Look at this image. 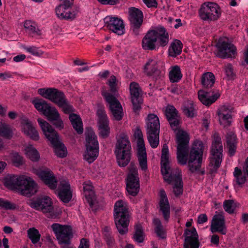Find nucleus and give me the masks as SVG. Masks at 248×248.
<instances>
[{"label":"nucleus","instance_id":"35","mask_svg":"<svg viewBox=\"0 0 248 248\" xmlns=\"http://www.w3.org/2000/svg\"><path fill=\"white\" fill-rule=\"evenodd\" d=\"M86 147H99L98 142L97 140V137L95 135L93 129L88 127L85 131Z\"/></svg>","mask_w":248,"mask_h":248},{"label":"nucleus","instance_id":"18","mask_svg":"<svg viewBox=\"0 0 248 248\" xmlns=\"http://www.w3.org/2000/svg\"><path fill=\"white\" fill-rule=\"evenodd\" d=\"M105 26L112 32L119 35L124 32V26L123 21L117 17L107 16L104 18Z\"/></svg>","mask_w":248,"mask_h":248},{"label":"nucleus","instance_id":"22","mask_svg":"<svg viewBox=\"0 0 248 248\" xmlns=\"http://www.w3.org/2000/svg\"><path fill=\"white\" fill-rule=\"evenodd\" d=\"M232 111V108L229 106L224 105L217 109V114L219 123L224 127L229 126L231 124Z\"/></svg>","mask_w":248,"mask_h":248},{"label":"nucleus","instance_id":"13","mask_svg":"<svg viewBox=\"0 0 248 248\" xmlns=\"http://www.w3.org/2000/svg\"><path fill=\"white\" fill-rule=\"evenodd\" d=\"M217 56L222 59L233 58L236 54V48L227 38L220 39L216 45Z\"/></svg>","mask_w":248,"mask_h":248},{"label":"nucleus","instance_id":"23","mask_svg":"<svg viewBox=\"0 0 248 248\" xmlns=\"http://www.w3.org/2000/svg\"><path fill=\"white\" fill-rule=\"evenodd\" d=\"M35 108L39 112H42L48 119L56 110V108L50 106L45 100L42 99L35 98L32 101Z\"/></svg>","mask_w":248,"mask_h":248},{"label":"nucleus","instance_id":"34","mask_svg":"<svg viewBox=\"0 0 248 248\" xmlns=\"http://www.w3.org/2000/svg\"><path fill=\"white\" fill-rule=\"evenodd\" d=\"M54 103L62 108L63 112L66 114L69 113L73 111V107L69 104L67 99H65L64 94L62 92Z\"/></svg>","mask_w":248,"mask_h":248},{"label":"nucleus","instance_id":"61","mask_svg":"<svg viewBox=\"0 0 248 248\" xmlns=\"http://www.w3.org/2000/svg\"><path fill=\"white\" fill-rule=\"evenodd\" d=\"M208 218L206 214H200L198 217L197 222L199 224H202L207 221Z\"/></svg>","mask_w":248,"mask_h":248},{"label":"nucleus","instance_id":"8","mask_svg":"<svg viewBox=\"0 0 248 248\" xmlns=\"http://www.w3.org/2000/svg\"><path fill=\"white\" fill-rule=\"evenodd\" d=\"M209 166L212 173L216 172L220 167L223 158V146L220 137L215 133L210 148Z\"/></svg>","mask_w":248,"mask_h":248},{"label":"nucleus","instance_id":"37","mask_svg":"<svg viewBox=\"0 0 248 248\" xmlns=\"http://www.w3.org/2000/svg\"><path fill=\"white\" fill-rule=\"evenodd\" d=\"M215 82V77L211 72L203 74L201 78V83L205 88H211Z\"/></svg>","mask_w":248,"mask_h":248},{"label":"nucleus","instance_id":"40","mask_svg":"<svg viewBox=\"0 0 248 248\" xmlns=\"http://www.w3.org/2000/svg\"><path fill=\"white\" fill-rule=\"evenodd\" d=\"M104 239L109 247H112L115 243V239L112 235L111 229L108 226H105L102 229Z\"/></svg>","mask_w":248,"mask_h":248},{"label":"nucleus","instance_id":"7","mask_svg":"<svg viewBox=\"0 0 248 248\" xmlns=\"http://www.w3.org/2000/svg\"><path fill=\"white\" fill-rule=\"evenodd\" d=\"M114 217L116 228L119 233L124 235L128 232L129 215L126 203L119 200L114 205Z\"/></svg>","mask_w":248,"mask_h":248},{"label":"nucleus","instance_id":"54","mask_svg":"<svg viewBox=\"0 0 248 248\" xmlns=\"http://www.w3.org/2000/svg\"><path fill=\"white\" fill-rule=\"evenodd\" d=\"M0 207L5 210H13L16 208V205L7 200L0 198Z\"/></svg>","mask_w":248,"mask_h":248},{"label":"nucleus","instance_id":"59","mask_svg":"<svg viewBox=\"0 0 248 248\" xmlns=\"http://www.w3.org/2000/svg\"><path fill=\"white\" fill-rule=\"evenodd\" d=\"M83 189L86 195L87 194V193H88L89 195H92L93 194V186L91 185L84 183L83 184Z\"/></svg>","mask_w":248,"mask_h":248},{"label":"nucleus","instance_id":"27","mask_svg":"<svg viewBox=\"0 0 248 248\" xmlns=\"http://www.w3.org/2000/svg\"><path fill=\"white\" fill-rule=\"evenodd\" d=\"M184 235L185 237L184 248H199L198 237L195 228L186 229Z\"/></svg>","mask_w":248,"mask_h":248},{"label":"nucleus","instance_id":"5","mask_svg":"<svg viewBox=\"0 0 248 248\" xmlns=\"http://www.w3.org/2000/svg\"><path fill=\"white\" fill-rule=\"evenodd\" d=\"M37 121L45 136L54 147L55 154L61 158L66 156L67 154L66 148L60 140L57 132L46 121L38 118Z\"/></svg>","mask_w":248,"mask_h":248},{"label":"nucleus","instance_id":"25","mask_svg":"<svg viewBox=\"0 0 248 248\" xmlns=\"http://www.w3.org/2000/svg\"><path fill=\"white\" fill-rule=\"evenodd\" d=\"M72 4L61 3L55 9V12L57 17L60 19L72 20L76 15L74 12L71 11V7Z\"/></svg>","mask_w":248,"mask_h":248},{"label":"nucleus","instance_id":"26","mask_svg":"<svg viewBox=\"0 0 248 248\" xmlns=\"http://www.w3.org/2000/svg\"><path fill=\"white\" fill-rule=\"evenodd\" d=\"M165 115L171 128L176 130L179 127L180 121L177 110L173 106H169L166 109Z\"/></svg>","mask_w":248,"mask_h":248},{"label":"nucleus","instance_id":"47","mask_svg":"<svg viewBox=\"0 0 248 248\" xmlns=\"http://www.w3.org/2000/svg\"><path fill=\"white\" fill-rule=\"evenodd\" d=\"M25 153L27 156L32 161H37L39 158V155L37 151L31 145L26 148Z\"/></svg>","mask_w":248,"mask_h":248},{"label":"nucleus","instance_id":"31","mask_svg":"<svg viewBox=\"0 0 248 248\" xmlns=\"http://www.w3.org/2000/svg\"><path fill=\"white\" fill-rule=\"evenodd\" d=\"M199 99L204 105L209 106L215 102L219 97L220 94L216 93L212 96L209 93L203 90H200L198 93Z\"/></svg>","mask_w":248,"mask_h":248},{"label":"nucleus","instance_id":"30","mask_svg":"<svg viewBox=\"0 0 248 248\" xmlns=\"http://www.w3.org/2000/svg\"><path fill=\"white\" fill-rule=\"evenodd\" d=\"M23 131L25 135L34 140L39 139L38 132L28 120H24L22 123Z\"/></svg>","mask_w":248,"mask_h":248},{"label":"nucleus","instance_id":"2","mask_svg":"<svg viewBox=\"0 0 248 248\" xmlns=\"http://www.w3.org/2000/svg\"><path fill=\"white\" fill-rule=\"evenodd\" d=\"M4 184L7 188L17 190L22 195L27 197L31 196L37 191V184L31 177L27 175H7L4 178Z\"/></svg>","mask_w":248,"mask_h":248},{"label":"nucleus","instance_id":"51","mask_svg":"<svg viewBox=\"0 0 248 248\" xmlns=\"http://www.w3.org/2000/svg\"><path fill=\"white\" fill-rule=\"evenodd\" d=\"M99 135L103 138H107L109 133L108 122L98 124Z\"/></svg>","mask_w":248,"mask_h":248},{"label":"nucleus","instance_id":"42","mask_svg":"<svg viewBox=\"0 0 248 248\" xmlns=\"http://www.w3.org/2000/svg\"><path fill=\"white\" fill-rule=\"evenodd\" d=\"M153 223L155 226V231L157 236L161 239L165 238L166 237V232L160 219L157 218H155L153 219Z\"/></svg>","mask_w":248,"mask_h":248},{"label":"nucleus","instance_id":"48","mask_svg":"<svg viewBox=\"0 0 248 248\" xmlns=\"http://www.w3.org/2000/svg\"><path fill=\"white\" fill-rule=\"evenodd\" d=\"M28 235L34 244L39 242L41 236L38 231L34 228H30L28 230Z\"/></svg>","mask_w":248,"mask_h":248},{"label":"nucleus","instance_id":"43","mask_svg":"<svg viewBox=\"0 0 248 248\" xmlns=\"http://www.w3.org/2000/svg\"><path fill=\"white\" fill-rule=\"evenodd\" d=\"M183 112L188 117H193L195 113V109L193 101L187 100L186 101L183 106Z\"/></svg>","mask_w":248,"mask_h":248},{"label":"nucleus","instance_id":"45","mask_svg":"<svg viewBox=\"0 0 248 248\" xmlns=\"http://www.w3.org/2000/svg\"><path fill=\"white\" fill-rule=\"evenodd\" d=\"M24 27L27 31L32 35H40L41 34V31L38 28L36 25L31 21H25Z\"/></svg>","mask_w":248,"mask_h":248},{"label":"nucleus","instance_id":"9","mask_svg":"<svg viewBox=\"0 0 248 248\" xmlns=\"http://www.w3.org/2000/svg\"><path fill=\"white\" fill-rule=\"evenodd\" d=\"M146 133L148 141L153 148L159 144L160 123L158 117L154 114L148 115L146 121Z\"/></svg>","mask_w":248,"mask_h":248},{"label":"nucleus","instance_id":"15","mask_svg":"<svg viewBox=\"0 0 248 248\" xmlns=\"http://www.w3.org/2000/svg\"><path fill=\"white\" fill-rule=\"evenodd\" d=\"M51 228L60 244H69L70 239L73 236L72 229L70 226L54 223L51 225Z\"/></svg>","mask_w":248,"mask_h":248},{"label":"nucleus","instance_id":"36","mask_svg":"<svg viewBox=\"0 0 248 248\" xmlns=\"http://www.w3.org/2000/svg\"><path fill=\"white\" fill-rule=\"evenodd\" d=\"M71 124L78 134H81L83 132L82 122L80 117L74 113L71 114L69 116Z\"/></svg>","mask_w":248,"mask_h":248},{"label":"nucleus","instance_id":"19","mask_svg":"<svg viewBox=\"0 0 248 248\" xmlns=\"http://www.w3.org/2000/svg\"><path fill=\"white\" fill-rule=\"evenodd\" d=\"M164 66L163 62L155 59H149L145 65V72L148 76H153L156 79L160 75V69H163Z\"/></svg>","mask_w":248,"mask_h":248},{"label":"nucleus","instance_id":"1","mask_svg":"<svg viewBox=\"0 0 248 248\" xmlns=\"http://www.w3.org/2000/svg\"><path fill=\"white\" fill-rule=\"evenodd\" d=\"M177 158L179 164L185 165L188 162L189 170L193 172L201 167L203 152L202 141H198L193 144L187 159L188 153L189 137L184 131H179L176 134Z\"/></svg>","mask_w":248,"mask_h":248},{"label":"nucleus","instance_id":"52","mask_svg":"<svg viewBox=\"0 0 248 248\" xmlns=\"http://www.w3.org/2000/svg\"><path fill=\"white\" fill-rule=\"evenodd\" d=\"M11 160L14 166L18 167L23 163L22 157L17 153H12L10 155Z\"/></svg>","mask_w":248,"mask_h":248},{"label":"nucleus","instance_id":"56","mask_svg":"<svg viewBox=\"0 0 248 248\" xmlns=\"http://www.w3.org/2000/svg\"><path fill=\"white\" fill-rule=\"evenodd\" d=\"M224 70L226 75L229 80L233 79L235 75L233 72L232 66L231 64H227L224 66Z\"/></svg>","mask_w":248,"mask_h":248},{"label":"nucleus","instance_id":"14","mask_svg":"<svg viewBox=\"0 0 248 248\" xmlns=\"http://www.w3.org/2000/svg\"><path fill=\"white\" fill-rule=\"evenodd\" d=\"M102 95L108 105L113 118L117 121L121 120L123 116V108L119 101L109 93H104Z\"/></svg>","mask_w":248,"mask_h":248},{"label":"nucleus","instance_id":"33","mask_svg":"<svg viewBox=\"0 0 248 248\" xmlns=\"http://www.w3.org/2000/svg\"><path fill=\"white\" fill-rule=\"evenodd\" d=\"M61 91L55 88H40L38 90V93L43 97L49 99L54 103Z\"/></svg>","mask_w":248,"mask_h":248},{"label":"nucleus","instance_id":"58","mask_svg":"<svg viewBox=\"0 0 248 248\" xmlns=\"http://www.w3.org/2000/svg\"><path fill=\"white\" fill-rule=\"evenodd\" d=\"M26 49L28 52L34 56H39L42 54L41 51L34 46L27 47Z\"/></svg>","mask_w":248,"mask_h":248},{"label":"nucleus","instance_id":"50","mask_svg":"<svg viewBox=\"0 0 248 248\" xmlns=\"http://www.w3.org/2000/svg\"><path fill=\"white\" fill-rule=\"evenodd\" d=\"M133 239L138 243L143 242V231L140 225H137L135 228V232L133 235Z\"/></svg>","mask_w":248,"mask_h":248},{"label":"nucleus","instance_id":"32","mask_svg":"<svg viewBox=\"0 0 248 248\" xmlns=\"http://www.w3.org/2000/svg\"><path fill=\"white\" fill-rule=\"evenodd\" d=\"M227 148L230 156H233L237 148L236 136L232 132H229L226 135Z\"/></svg>","mask_w":248,"mask_h":248},{"label":"nucleus","instance_id":"46","mask_svg":"<svg viewBox=\"0 0 248 248\" xmlns=\"http://www.w3.org/2000/svg\"><path fill=\"white\" fill-rule=\"evenodd\" d=\"M245 173H246L243 172L242 170L238 167L235 168L233 172V176L235 178L236 183L238 185L242 186L246 182L247 177Z\"/></svg>","mask_w":248,"mask_h":248},{"label":"nucleus","instance_id":"6","mask_svg":"<svg viewBox=\"0 0 248 248\" xmlns=\"http://www.w3.org/2000/svg\"><path fill=\"white\" fill-rule=\"evenodd\" d=\"M131 152V144L128 136L124 133L120 134L117 136L115 153L120 167H125L129 163Z\"/></svg>","mask_w":248,"mask_h":248},{"label":"nucleus","instance_id":"24","mask_svg":"<svg viewBox=\"0 0 248 248\" xmlns=\"http://www.w3.org/2000/svg\"><path fill=\"white\" fill-rule=\"evenodd\" d=\"M56 191L59 198L62 202L68 203L71 200L72 194L70 184L67 181H61Z\"/></svg>","mask_w":248,"mask_h":248},{"label":"nucleus","instance_id":"29","mask_svg":"<svg viewBox=\"0 0 248 248\" xmlns=\"http://www.w3.org/2000/svg\"><path fill=\"white\" fill-rule=\"evenodd\" d=\"M159 211L162 213L164 220L168 222L170 217V204L164 189L160 190Z\"/></svg>","mask_w":248,"mask_h":248},{"label":"nucleus","instance_id":"63","mask_svg":"<svg viewBox=\"0 0 248 248\" xmlns=\"http://www.w3.org/2000/svg\"><path fill=\"white\" fill-rule=\"evenodd\" d=\"M102 4L115 5L117 3V0H97Z\"/></svg>","mask_w":248,"mask_h":248},{"label":"nucleus","instance_id":"3","mask_svg":"<svg viewBox=\"0 0 248 248\" xmlns=\"http://www.w3.org/2000/svg\"><path fill=\"white\" fill-rule=\"evenodd\" d=\"M161 158V171L164 180L170 184L174 183L173 186V192L177 197L182 194L183 184L182 176L179 174H172L169 165V149L167 145L164 144L162 148Z\"/></svg>","mask_w":248,"mask_h":248},{"label":"nucleus","instance_id":"64","mask_svg":"<svg viewBox=\"0 0 248 248\" xmlns=\"http://www.w3.org/2000/svg\"><path fill=\"white\" fill-rule=\"evenodd\" d=\"M26 58L24 54H20L14 57L13 60L16 62H20L23 61Z\"/></svg>","mask_w":248,"mask_h":248},{"label":"nucleus","instance_id":"53","mask_svg":"<svg viewBox=\"0 0 248 248\" xmlns=\"http://www.w3.org/2000/svg\"><path fill=\"white\" fill-rule=\"evenodd\" d=\"M225 211L229 214L233 213L235 208L234 202L233 200H226L223 203Z\"/></svg>","mask_w":248,"mask_h":248},{"label":"nucleus","instance_id":"10","mask_svg":"<svg viewBox=\"0 0 248 248\" xmlns=\"http://www.w3.org/2000/svg\"><path fill=\"white\" fill-rule=\"evenodd\" d=\"M140 178L137 167L131 163L126 178V190L129 195L136 196L140 190Z\"/></svg>","mask_w":248,"mask_h":248},{"label":"nucleus","instance_id":"60","mask_svg":"<svg viewBox=\"0 0 248 248\" xmlns=\"http://www.w3.org/2000/svg\"><path fill=\"white\" fill-rule=\"evenodd\" d=\"M143 1L148 8L156 7L157 6L155 0H143Z\"/></svg>","mask_w":248,"mask_h":248},{"label":"nucleus","instance_id":"57","mask_svg":"<svg viewBox=\"0 0 248 248\" xmlns=\"http://www.w3.org/2000/svg\"><path fill=\"white\" fill-rule=\"evenodd\" d=\"M97 114L98 117V124L108 122V117L104 108H98Z\"/></svg>","mask_w":248,"mask_h":248},{"label":"nucleus","instance_id":"38","mask_svg":"<svg viewBox=\"0 0 248 248\" xmlns=\"http://www.w3.org/2000/svg\"><path fill=\"white\" fill-rule=\"evenodd\" d=\"M87 150L84 158L89 163L93 162L98 155L99 147H86Z\"/></svg>","mask_w":248,"mask_h":248},{"label":"nucleus","instance_id":"55","mask_svg":"<svg viewBox=\"0 0 248 248\" xmlns=\"http://www.w3.org/2000/svg\"><path fill=\"white\" fill-rule=\"evenodd\" d=\"M0 136L7 138H9L11 137V131L8 125L0 124Z\"/></svg>","mask_w":248,"mask_h":248},{"label":"nucleus","instance_id":"4","mask_svg":"<svg viewBox=\"0 0 248 248\" xmlns=\"http://www.w3.org/2000/svg\"><path fill=\"white\" fill-rule=\"evenodd\" d=\"M169 42V34L166 29L158 27L149 31L142 41V46L144 50H153L156 48V45L166 46Z\"/></svg>","mask_w":248,"mask_h":248},{"label":"nucleus","instance_id":"21","mask_svg":"<svg viewBox=\"0 0 248 248\" xmlns=\"http://www.w3.org/2000/svg\"><path fill=\"white\" fill-rule=\"evenodd\" d=\"M129 89L133 109L136 113L141 109V104L142 103V99L140 96V87L138 83L133 82L130 83Z\"/></svg>","mask_w":248,"mask_h":248},{"label":"nucleus","instance_id":"44","mask_svg":"<svg viewBox=\"0 0 248 248\" xmlns=\"http://www.w3.org/2000/svg\"><path fill=\"white\" fill-rule=\"evenodd\" d=\"M47 120L51 122L56 128L60 129L63 128L64 125L63 122L61 119L60 114L57 110L51 115Z\"/></svg>","mask_w":248,"mask_h":248},{"label":"nucleus","instance_id":"16","mask_svg":"<svg viewBox=\"0 0 248 248\" xmlns=\"http://www.w3.org/2000/svg\"><path fill=\"white\" fill-rule=\"evenodd\" d=\"M131 29L135 35L139 34V29L143 21V15L141 10L135 7H131L128 10Z\"/></svg>","mask_w":248,"mask_h":248},{"label":"nucleus","instance_id":"41","mask_svg":"<svg viewBox=\"0 0 248 248\" xmlns=\"http://www.w3.org/2000/svg\"><path fill=\"white\" fill-rule=\"evenodd\" d=\"M182 78L180 68L178 65L171 67L169 72V78L171 82H178Z\"/></svg>","mask_w":248,"mask_h":248},{"label":"nucleus","instance_id":"12","mask_svg":"<svg viewBox=\"0 0 248 248\" xmlns=\"http://www.w3.org/2000/svg\"><path fill=\"white\" fill-rule=\"evenodd\" d=\"M134 136L137 139L138 159L140 167L142 170L145 171L147 169V154L141 130L137 128L135 131Z\"/></svg>","mask_w":248,"mask_h":248},{"label":"nucleus","instance_id":"28","mask_svg":"<svg viewBox=\"0 0 248 248\" xmlns=\"http://www.w3.org/2000/svg\"><path fill=\"white\" fill-rule=\"evenodd\" d=\"M211 231L213 232H219L222 234H225L227 230L225 224L224 217L222 214H217L214 216L211 223Z\"/></svg>","mask_w":248,"mask_h":248},{"label":"nucleus","instance_id":"17","mask_svg":"<svg viewBox=\"0 0 248 248\" xmlns=\"http://www.w3.org/2000/svg\"><path fill=\"white\" fill-rule=\"evenodd\" d=\"M29 204L31 208L44 213H51L53 210L51 199L47 196L38 198L30 202Z\"/></svg>","mask_w":248,"mask_h":248},{"label":"nucleus","instance_id":"49","mask_svg":"<svg viewBox=\"0 0 248 248\" xmlns=\"http://www.w3.org/2000/svg\"><path fill=\"white\" fill-rule=\"evenodd\" d=\"M119 81L116 76L112 75L108 80L107 84L110 88L112 93H115L117 92L118 88Z\"/></svg>","mask_w":248,"mask_h":248},{"label":"nucleus","instance_id":"39","mask_svg":"<svg viewBox=\"0 0 248 248\" xmlns=\"http://www.w3.org/2000/svg\"><path fill=\"white\" fill-rule=\"evenodd\" d=\"M183 45L181 42L178 40H175L169 49L170 56L175 57L180 55L182 52Z\"/></svg>","mask_w":248,"mask_h":248},{"label":"nucleus","instance_id":"62","mask_svg":"<svg viewBox=\"0 0 248 248\" xmlns=\"http://www.w3.org/2000/svg\"><path fill=\"white\" fill-rule=\"evenodd\" d=\"M89 241L86 238H82L78 248H89Z\"/></svg>","mask_w":248,"mask_h":248},{"label":"nucleus","instance_id":"11","mask_svg":"<svg viewBox=\"0 0 248 248\" xmlns=\"http://www.w3.org/2000/svg\"><path fill=\"white\" fill-rule=\"evenodd\" d=\"M220 13L218 5L213 2L204 3L199 10V16L204 21L216 20L219 18Z\"/></svg>","mask_w":248,"mask_h":248},{"label":"nucleus","instance_id":"20","mask_svg":"<svg viewBox=\"0 0 248 248\" xmlns=\"http://www.w3.org/2000/svg\"><path fill=\"white\" fill-rule=\"evenodd\" d=\"M36 174L51 189H54L57 187L56 178L53 173L49 169L38 170H36Z\"/></svg>","mask_w":248,"mask_h":248}]
</instances>
